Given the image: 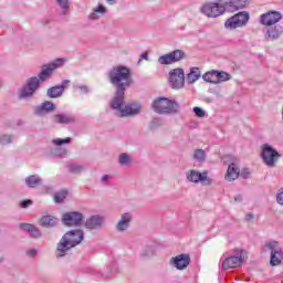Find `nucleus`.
I'll use <instances>...</instances> for the list:
<instances>
[{"label":"nucleus","mask_w":283,"mask_h":283,"mask_svg":"<svg viewBox=\"0 0 283 283\" xmlns=\"http://www.w3.org/2000/svg\"><path fill=\"white\" fill-rule=\"evenodd\" d=\"M108 81L116 87L115 95L109 102L111 109H114L119 118L136 116L140 114L142 106L138 103L125 104V91L134 83L132 70L125 65H116L108 71Z\"/></svg>","instance_id":"nucleus-1"},{"label":"nucleus","mask_w":283,"mask_h":283,"mask_svg":"<svg viewBox=\"0 0 283 283\" xmlns=\"http://www.w3.org/2000/svg\"><path fill=\"white\" fill-rule=\"evenodd\" d=\"M249 6V0H216L203 3L199 11L208 19H218L227 12H238Z\"/></svg>","instance_id":"nucleus-2"},{"label":"nucleus","mask_w":283,"mask_h":283,"mask_svg":"<svg viewBox=\"0 0 283 283\" xmlns=\"http://www.w3.org/2000/svg\"><path fill=\"white\" fill-rule=\"evenodd\" d=\"M65 59L61 57L42 66L40 74L38 76L30 77L27 85L20 90V98H28L29 96H32V94L39 90V85H41V83H45V81L50 80L54 70H59V67H63V65H65Z\"/></svg>","instance_id":"nucleus-3"},{"label":"nucleus","mask_w":283,"mask_h":283,"mask_svg":"<svg viewBox=\"0 0 283 283\" xmlns=\"http://www.w3.org/2000/svg\"><path fill=\"white\" fill-rule=\"evenodd\" d=\"M83 238H85L83 230H72L66 232L57 244V249L55 251L56 258H65L70 249H74V247L83 242Z\"/></svg>","instance_id":"nucleus-4"},{"label":"nucleus","mask_w":283,"mask_h":283,"mask_svg":"<svg viewBox=\"0 0 283 283\" xmlns=\"http://www.w3.org/2000/svg\"><path fill=\"white\" fill-rule=\"evenodd\" d=\"M151 108L156 114H178L180 112V104L171 98L157 97L154 99Z\"/></svg>","instance_id":"nucleus-5"},{"label":"nucleus","mask_w":283,"mask_h":283,"mask_svg":"<svg viewBox=\"0 0 283 283\" xmlns=\"http://www.w3.org/2000/svg\"><path fill=\"white\" fill-rule=\"evenodd\" d=\"M261 160L266 165V167L273 168L277 165V160L282 158V155L275 149L271 144L261 145Z\"/></svg>","instance_id":"nucleus-6"},{"label":"nucleus","mask_w":283,"mask_h":283,"mask_svg":"<svg viewBox=\"0 0 283 283\" xmlns=\"http://www.w3.org/2000/svg\"><path fill=\"white\" fill-rule=\"evenodd\" d=\"M247 258V252L242 249L234 250V254L227 256L222 263L221 268L223 271H229V269H239V266H242V262H244V259Z\"/></svg>","instance_id":"nucleus-7"},{"label":"nucleus","mask_w":283,"mask_h":283,"mask_svg":"<svg viewBox=\"0 0 283 283\" xmlns=\"http://www.w3.org/2000/svg\"><path fill=\"white\" fill-rule=\"evenodd\" d=\"M251 15L247 11H240L239 13L228 18L224 22L226 30H238V28H245L249 23Z\"/></svg>","instance_id":"nucleus-8"},{"label":"nucleus","mask_w":283,"mask_h":283,"mask_svg":"<svg viewBox=\"0 0 283 283\" xmlns=\"http://www.w3.org/2000/svg\"><path fill=\"white\" fill-rule=\"evenodd\" d=\"M265 249L271 251L270 264L272 266H279V264H282L283 251L277 241H268L265 243Z\"/></svg>","instance_id":"nucleus-9"},{"label":"nucleus","mask_w":283,"mask_h":283,"mask_svg":"<svg viewBox=\"0 0 283 283\" xmlns=\"http://www.w3.org/2000/svg\"><path fill=\"white\" fill-rule=\"evenodd\" d=\"M282 12L270 10L265 13H262L259 18V23L261 25H264L265 28H271L273 25H276V23H280L282 21Z\"/></svg>","instance_id":"nucleus-10"},{"label":"nucleus","mask_w":283,"mask_h":283,"mask_svg":"<svg viewBox=\"0 0 283 283\" xmlns=\"http://www.w3.org/2000/svg\"><path fill=\"white\" fill-rule=\"evenodd\" d=\"M168 83L172 90H182L185 87V70H171L169 72Z\"/></svg>","instance_id":"nucleus-11"},{"label":"nucleus","mask_w":283,"mask_h":283,"mask_svg":"<svg viewBox=\"0 0 283 283\" xmlns=\"http://www.w3.org/2000/svg\"><path fill=\"white\" fill-rule=\"evenodd\" d=\"M186 178L188 182H195V185H198V182L205 186L211 185V178L208 177L207 171L189 170L186 172Z\"/></svg>","instance_id":"nucleus-12"},{"label":"nucleus","mask_w":283,"mask_h":283,"mask_svg":"<svg viewBox=\"0 0 283 283\" xmlns=\"http://www.w3.org/2000/svg\"><path fill=\"white\" fill-rule=\"evenodd\" d=\"M189 264H191L189 254L182 253L170 259V266H174L177 271H185Z\"/></svg>","instance_id":"nucleus-13"},{"label":"nucleus","mask_w":283,"mask_h":283,"mask_svg":"<svg viewBox=\"0 0 283 283\" xmlns=\"http://www.w3.org/2000/svg\"><path fill=\"white\" fill-rule=\"evenodd\" d=\"M62 222L65 227H78L83 223V213L81 212H66L62 217Z\"/></svg>","instance_id":"nucleus-14"},{"label":"nucleus","mask_w":283,"mask_h":283,"mask_svg":"<svg viewBox=\"0 0 283 283\" xmlns=\"http://www.w3.org/2000/svg\"><path fill=\"white\" fill-rule=\"evenodd\" d=\"M108 9L105 7V4L98 2L95 7L92 8L91 12L87 15L88 21H98L102 17H105L107 14Z\"/></svg>","instance_id":"nucleus-15"},{"label":"nucleus","mask_w":283,"mask_h":283,"mask_svg":"<svg viewBox=\"0 0 283 283\" xmlns=\"http://www.w3.org/2000/svg\"><path fill=\"white\" fill-rule=\"evenodd\" d=\"M103 224H105V217L101 214L91 216L85 222V227L91 231L102 229Z\"/></svg>","instance_id":"nucleus-16"},{"label":"nucleus","mask_w":283,"mask_h":283,"mask_svg":"<svg viewBox=\"0 0 283 283\" xmlns=\"http://www.w3.org/2000/svg\"><path fill=\"white\" fill-rule=\"evenodd\" d=\"M224 178L228 182H233V180H238V178H240V167L238 164L232 163L228 166Z\"/></svg>","instance_id":"nucleus-17"},{"label":"nucleus","mask_w":283,"mask_h":283,"mask_svg":"<svg viewBox=\"0 0 283 283\" xmlns=\"http://www.w3.org/2000/svg\"><path fill=\"white\" fill-rule=\"evenodd\" d=\"M282 27H269L265 32V39H268V41H276L279 36H282Z\"/></svg>","instance_id":"nucleus-18"},{"label":"nucleus","mask_w":283,"mask_h":283,"mask_svg":"<svg viewBox=\"0 0 283 283\" xmlns=\"http://www.w3.org/2000/svg\"><path fill=\"white\" fill-rule=\"evenodd\" d=\"M129 222H132V213L126 212L122 214L116 226L117 231H127V229H129Z\"/></svg>","instance_id":"nucleus-19"},{"label":"nucleus","mask_w":283,"mask_h":283,"mask_svg":"<svg viewBox=\"0 0 283 283\" xmlns=\"http://www.w3.org/2000/svg\"><path fill=\"white\" fill-rule=\"evenodd\" d=\"M20 229H23V231H27V233H29L31 238L39 239L42 235L41 230L30 223H21Z\"/></svg>","instance_id":"nucleus-20"},{"label":"nucleus","mask_w":283,"mask_h":283,"mask_svg":"<svg viewBox=\"0 0 283 283\" xmlns=\"http://www.w3.org/2000/svg\"><path fill=\"white\" fill-rule=\"evenodd\" d=\"M200 76H202V72H200L199 67H191L189 74L186 76V81L189 85H193L196 81L200 80Z\"/></svg>","instance_id":"nucleus-21"},{"label":"nucleus","mask_w":283,"mask_h":283,"mask_svg":"<svg viewBox=\"0 0 283 283\" xmlns=\"http://www.w3.org/2000/svg\"><path fill=\"white\" fill-rule=\"evenodd\" d=\"M67 83L70 82L65 81L64 85L53 86L49 88L48 96H50V98H59V96L63 95V92L65 91V85H67Z\"/></svg>","instance_id":"nucleus-22"},{"label":"nucleus","mask_w":283,"mask_h":283,"mask_svg":"<svg viewBox=\"0 0 283 283\" xmlns=\"http://www.w3.org/2000/svg\"><path fill=\"white\" fill-rule=\"evenodd\" d=\"M54 108L55 107L52 102H44L35 108V114H38V116H43V114L54 112Z\"/></svg>","instance_id":"nucleus-23"},{"label":"nucleus","mask_w":283,"mask_h":283,"mask_svg":"<svg viewBox=\"0 0 283 283\" xmlns=\"http://www.w3.org/2000/svg\"><path fill=\"white\" fill-rule=\"evenodd\" d=\"M74 120L75 118L72 114H57L54 116V123H60V125H70Z\"/></svg>","instance_id":"nucleus-24"},{"label":"nucleus","mask_w":283,"mask_h":283,"mask_svg":"<svg viewBox=\"0 0 283 283\" xmlns=\"http://www.w3.org/2000/svg\"><path fill=\"white\" fill-rule=\"evenodd\" d=\"M39 222H40V227H45L46 229H50L56 224L57 219L54 216L48 214V216H43L39 220Z\"/></svg>","instance_id":"nucleus-25"},{"label":"nucleus","mask_w":283,"mask_h":283,"mask_svg":"<svg viewBox=\"0 0 283 283\" xmlns=\"http://www.w3.org/2000/svg\"><path fill=\"white\" fill-rule=\"evenodd\" d=\"M206 83H211L212 85H218V71H209L202 76Z\"/></svg>","instance_id":"nucleus-26"},{"label":"nucleus","mask_w":283,"mask_h":283,"mask_svg":"<svg viewBox=\"0 0 283 283\" xmlns=\"http://www.w3.org/2000/svg\"><path fill=\"white\" fill-rule=\"evenodd\" d=\"M25 185L31 189H34L35 187H39V185H42V180L39 176L32 175L25 179Z\"/></svg>","instance_id":"nucleus-27"},{"label":"nucleus","mask_w":283,"mask_h":283,"mask_svg":"<svg viewBox=\"0 0 283 283\" xmlns=\"http://www.w3.org/2000/svg\"><path fill=\"white\" fill-rule=\"evenodd\" d=\"M56 6L61 10V14L65 15L70 12V0H55Z\"/></svg>","instance_id":"nucleus-28"},{"label":"nucleus","mask_w":283,"mask_h":283,"mask_svg":"<svg viewBox=\"0 0 283 283\" xmlns=\"http://www.w3.org/2000/svg\"><path fill=\"white\" fill-rule=\"evenodd\" d=\"M118 163L123 167H126L127 165L132 164V156H129L128 154L123 153V154L119 155Z\"/></svg>","instance_id":"nucleus-29"},{"label":"nucleus","mask_w":283,"mask_h":283,"mask_svg":"<svg viewBox=\"0 0 283 283\" xmlns=\"http://www.w3.org/2000/svg\"><path fill=\"white\" fill-rule=\"evenodd\" d=\"M158 63H160V65H171V63H174L171 53L159 56Z\"/></svg>","instance_id":"nucleus-30"},{"label":"nucleus","mask_w":283,"mask_h":283,"mask_svg":"<svg viewBox=\"0 0 283 283\" xmlns=\"http://www.w3.org/2000/svg\"><path fill=\"white\" fill-rule=\"evenodd\" d=\"M218 83H224L227 81H231V75L223 71H217Z\"/></svg>","instance_id":"nucleus-31"},{"label":"nucleus","mask_w":283,"mask_h":283,"mask_svg":"<svg viewBox=\"0 0 283 283\" xmlns=\"http://www.w3.org/2000/svg\"><path fill=\"white\" fill-rule=\"evenodd\" d=\"M170 56L172 59V63H178V61H182V59H185V52L176 50L172 53H170Z\"/></svg>","instance_id":"nucleus-32"},{"label":"nucleus","mask_w":283,"mask_h":283,"mask_svg":"<svg viewBox=\"0 0 283 283\" xmlns=\"http://www.w3.org/2000/svg\"><path fill=\"white\" fill-rule=\"evenodd\" d=\"M193 158L197 160V163H205V159L207 158V154L202 149H197L193 153Z\"/></svg>","instance_id":"nucleus-33"},{"label":"nucleus","mask_w":283,"mask_h":283,"mask_svg":"<svg viewBox=\"0 0 283 283\" xmlns=\"http://www.w3.org/2000/svg\"><path fill=\"white\" fill-rule=\"evenodd\" d=\"M72 143V138L66 137L64 139L62 138H55L52 140V145H55V147H61V145H70Z\"/></svg>","instance_id":"nucleus-34"},{"label":"nucleus","mask_w":283,"mask_h":283,"mask_svg":"<svg viewBox=\"0 0 283 283\" xmlns=\"http://www.w3.org/2000/svg\"><path fill=\"white\" fill-rule=\"evenodd\" d=\"M67 198V190H61L54 195V200L59 205Z\"/></svg>","instance_id":"nucleus-35"},{"label":"nucleus","mask_w":283,"mask_h":283,"mask_svg":"<svg viewBox=\"0 0 283 283\" xmlns=\"http://www.w3.org/2000/svg\"><path fill=\"white\" fill-rule=\"evenodd\" d=\"M67 167H69V171H71V174H81V171H83V169H85L82 165H77V164H71Z\"/></svg>","instance_id":"nucleus-36"},{"label":"nucleus","mask_w":283,"mask_h":283,"mask_svg":"<svg viewBox=\"0 0 283 283\" xmlns=\"http://www.w3.org/2000/svg\"><path fill=\"white\" fill-rule=\"evenodd\" d=\"M14 135H3L0 137L1 145H10L11 143H14Z\"/></svg>","instance_id":"nucleus-37"},{"label":"nucleus","mask_w":283,"mask_h":283,"mask_svg":"<svg viewBox=\"0 0 283 283\" xmlns=\"http://www.w3.org/2000/svg\"><path fill=\"white\" fill-rule=\"evenodd\" d=\"M192 112L195 113L197 118H205L207 116V112H205V109H202L201 107H198V106H195L192 108Z\"/></svg>","instance_id":"nucleus-38"},{"label":"nucleus","mask_w":283,"mask_h":283,"mask_svg":"<svg viewBox=\"0 0 283 283\" xmlns=\"http://www.w3.org/2000/svg\"><path fill=\"white\" fill-rule=\"evenodd\" d=\"M276 202L283 207V188L277 190Z\"/></svg>","instance_id":"nucleus-39"},{"label":"nucleus","mask_w":283,"mask_h":283,"mask_svg":"<svg viewBox=\"0 0 283 283\" xmlns=\"http://www.w3.org/2000/svg\"><path fill=\"white\" fill-rule=\"evenodd\" d=\"M38 253H39V250L34 248L27 250L28 258H36Z\"/></svg>","instance_id":"nucleus-40"},{"label":"nucleus","mask_w":283,"mask_h":283,"mask_svg":"<svg viewBox=\"0 0 283 283\" xmlns=\"http://www.w3.org/2000/svg\"><path fill=\"white\" fill-rule=\"evenodd\" d=\"M239 176H241V178H249L251 176V170L249 168H243L241 170V172L239 174Z\"/></svg>","instance_id":"nucleus-41"},{"label":"nucleus","mask_w":283,"mask_h":283,"mask_svg":"<svg viewBox=\"0 0 283 283\" xmlns=\"http://www.w3.org/2000/svg\"><path fill=\"white\" fill-rule=\"evenodd\" d=\"M31 205H32V200L27 199L20 203V207H22V209H27V207H30Z\"/></svg>","instance_id":"nucleus-42"},{"label":"nucleus","mask_w":283,"mask_h":283,"mask_svg":"<svg viewBox=\"0 0 283 283\" xmlns=\"http://www.w3.org/2000/svg\"><path fill=\"white\" fill-rule=\"evenodd\" d=\"M77 90L81 91V94H87V92H90V87H87L86 85H80L77 86Z\"/></svg>","instance_id":"nucleus-43"},{"label":"nucleus","mask_w":283,"mask_h":283,"mask_svg":"<svg viewBox=\"0 0 283 283\" xmlns=\"http://www.w3.org/2000/svg\"><path fill=\"white\" fill-rule=\"evenodd\" d=\"M109 179H111L109 175H104L101 178V182H103V185H107L109 182Z\"/></svg>","instance_id":"nucleus-44"},{"label":"nucleus","mask_w":283,"mask_h":283,"mask_svg":"<svg viewBox=\"0 0 283 283\" xmlns=\"http://www.w3.org/2000/svg\"><path fill=\"white\" fill-rule=\"evenodd\" d=\"M117 0H106L108 6H116Z\"/></svg>","instance_id":"nucleus-45"},{"label":"nucleus","mask_w":283,"mask_h":283,"mask_svg":"<svg viewBox=\"0 0 283 283\" xmlns=\"http://www.w3.org/2000/svg\"><path fill=\"white\" fill-rule=\"evenodd\" d=\"M140 59H144V61H147V59H149V55L147 53H143L140 55Z\"/></svg>","instance_id":"nucleus-46"},{"label":"nucleus","mask_w":283,"mask_h":283,"mask_svg":"<svg viewBox=\"0 0 283 283\" xmlns=\"http://www.w3.org/2000/svg\"><path fill=\"white\" fill-rule=\"evenodd\" d=\"M65 154H67V150H62V151H60L59 154H56V156H60V157H63V156H65Z\"/></svg>","instance_id":"nucleus-47"},{"label":"nucleus","mask_w":283,"mask_h":283,"mask_svg":"<svg viewBox=\"0 0 283 283\" xmlns=\"http://www.w3.org/2000/svg\"><path fill=\"white\" fill-rule=\"evenodd\" d=\"M158 124H160V119L155 118V119L153 120V125H158Z\"/></svg>","instance_id":"nucleus-48"},{"label":"nucleus","mask_w":283,"mask_h":283,"mask_svg":"<svg viewBox=\"0 0 283 283\" xmlns=\"http://www.w3.org/2000/svg\"><path fill=\"white\" fill-rule=\"evenodd\" d=\"M251 218H253L252 214H248V216H247V220H251Z\"/></svg>","instance_id":"nucleus-49"},{"label":"nucleus","mask_w":283,"mask_h":283,"mask_svg":"<svg viewBox=\"0 0 283 283\" xmlns=\"http://www.w3.org/2000/svg\"><path fill=\"white\" fill-rule=\"evenodd\" d=\"M0 262H3V259H0Z\"/></svg>","instance_id":"nucleus-50"}]
</instances>
